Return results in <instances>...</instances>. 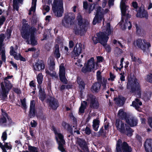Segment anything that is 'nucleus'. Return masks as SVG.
I'll use <instances>...</instances> for the list:
<instances>
[{
    "label": "nucleus",
    "mask_w": 152,
    "mask_h": 152,
    "mask_svg": "<svg viewBox=\"0 0 152 152\" xmlns=\"http://www.w3.org/2000/svg\"><path fill=\"white\" fill-rule=\"evenodd\" d=\"M0 147L3 150V152H7L5 148L7 150L12 148V146L10 142H5L4 145H3L0 142Z\"/></svg>",
    "instance_id": "obj_24"
},
{
    "label": "nucleus",
    "mask_w": 152,
    "mask_h": 152,
    "mask_svg": "<svg viewBox=\"0 0 152 152\" xmlns=\"http://www.w3.org/2000/svg\"><path fill=\"white\" fill-rule=\"evenodd\" d=\"M29 85L31 87H35L36 86L34 82L33 81H32L30 82Z\"/></svg>",
    "instance_id": "obj_61"
},
{
    "label": "nucleus",
    "mask_w": 152,
    "mask_h": 152,
    "mask_svg": "<svg viewBox=\"0 0 152 152\" xmlns=\"http://www.w3.org/2000/svg\"><path fill=\"white\" fill-rule=\"evenodd\" d=\"M77 82L80 89L81 90L84 89L85 88V83L80 78L77 77Z\"/></svg>",
    "instance_id": "obj_32"
},
{
    "label": "nucleus",
    "mask_w": 152,
    "mask_h": 152,
    "mask_svg": "<svg viewBox=\"0 0 152 152\" xmlns=\"http://www.w3.org/2000/svg\"><path fill=\"white\" fill-rule=\"evenodd\" d=\"M54 132L58 144V149L62 152H64L65 149L63 147V145L65 144V142L64 138V136L58 131L54 130Z\"/></svg>",
    "instance_id": "obj_9"
},
{
    "label": "nucleus",
    "mask_w": 152,
    "mask_h": 152,
    "mask_svg": "<svg viewBox=\"0 0 152 152\" xmlns=\"http://www.w3.org/2000/svg\"><path fill=\"white\" fill-rule=\"evenodd\" d=\"M49 68L50 70V72L49 70L46 69V73L47 75H49L52 77H56V73L55 72L53 71L54 69H52L51 68Z\"/></svg>",
    "instance_id": "obj_37"
},
{
    "label": "nucleus",
    "mask_w": 152,
    "mask_h": 152,
    "mask_svg": "<svg viewBox=\"0 0 152 152\" xmlns=\"http://www.w3.org/2000/svg\"><path fill=\"white\" fill-rule=\"evenodd\" d=\"M146 80L150 83H152V74H149L147 75Z\"/></svg>",
    "instance_id": "obj_43"
},
{
    "label": "nucleus",
    "mask_w": 152,
    "mask_h": 152,
    "mask_svg": "<svg viewBox=\"0 0 152 152\" xmlns=\"http://www.w3.org/2000/svg\"><path fill=\"white\" fill-rule=\"evenodd\" d=\"M12 77V75L5 77L4 79V82L1 83V89L0 91V97L3 99H5L7 97L9 91L12 87V84L8 80Z\"/></svg>",
    "instance_id": "obj_4"
},
{
    "label": "nucleus",
    "mask_w": 152,
    "mask_h": 152,
    "mask_svg": "<svg viewBox=\"0 0 152 152\" xmlns=\"http://www.w3.org/2000/svg\"><path fill=\"white\" fill-rule=\"evenodd\" d=\"M122 142L121 140L119 139L117 141L116 144V152H131L132 149L130 146H129L127 143L124 142L121 145Z\"/></svg>",
    "instance_id": "obj_10"
},
{
    "label": "nucleus",
    "mask_w": 152,
    "mask_h": 152,
    "mask_svg": "<svg viewBox=\"0 0 152 152\" xmlns=\"http://www.w3.org/2000/svg\"><path fill=\"white\" fill-rule=\"evenodd\" d=\"M70 117L73 120L74 124H76V118L74 117L73 115L72 114H71L70 115Z\"/></svg>",
    "instance_id": "obj_54"
},
{
    "label": "nucleus",
    "mask_w": 152,
    "mask_h": 152,
    "mask_svg": "<svg viewBox=\"0 0 152 152\" xmlns=\"http://www.w3.org/2000/svg\"><path fill=\"white\" fill-rule=\"evenodd\" d=\"M93 127L95 131H97L99 127V121L98 119H94L93 121Z\"/></svg>",
    "instance_id": "obj_33"
},
{
    "label": "nucleus",
    "mask_w": 152,
    "mask_h": 152,
    "mask_svg": "<svg viewBox=\"0 0 152 152\" xmlns=\"http://www.w3.org/2000/svg\"><path fill=\"white\" fill-rule=\"evenodd\" d=\"M115 51L116 53H117V54H119L120 53H121V50L120 49L118 48H116L115 50Z\"/></svg>",
    "instance_id": "obj_58"
},
{
    "label": "nucleus",
    "mask_w": 152,
    "mask_h": 152,
    "mask_svg": "<svg viewBox=\"0 0 152 152\" xmlns=\"http://www.w3.org/2000/svg\"><path fill=\"white\" fill-rule=\"evenodd\" d=\"M118 115L120 118H123L125 116L126 113L124 112L123 110L121 109L118 111Z\"/></svg>",
    "instance_id": "obj_40"
},
{
    "label": "nucleus",
    "mask_w": 152,
    "mask_h": 152,
    "mask_svg": "<svg viewBox=\"0 0 152 152\" xmlns=\"http://www.w3.org/2000/svg\"><path fill=\"white\" fill-rule=\"evenodd\" d=\"M78 142L79 146L84 152H89L87 143L84 140L79 139L78 140Z\"/></svg>",
    "instance_id": "obj_21"
},
{
    "label": "nucleus",
    "mask_w": 152,
    "mask_h": 152,
    "mask_svg": "<svg viewBox=\"0 0 152 152\" xmlns=\"http://www.w3.org/2000/svg\"><path fill=\"white\" fill-rule=\"evenodd\" d=\"M54 58L51 57H49L48 61V63L50 66V68H52V69H54L55 64Z\"/></svg>",
    "instance_id": "obj_29"
},
{
    "label": "nucleus",
    "mask_w": 152,
    "mask_h": 152,
    "mask_svg": "<svg viewBox=\"0 0 152 152\" xmlns=\"http://www.w3.org/2000/svg\"><path fill=\"white\" fill-rule=\"evenodd\" d=\"M118 83L119 84L118 85L119 88L121 89H123V83L122 81L121 82H120V81H119Z\"/></svg>",
    "instance_id": "obj_56"
},
{
    "label": "nucleus",
    "mask_w": 152,
    "mask_h": 152,
    "mask_svg": "<svg viewBox=\"0 0 152 152\" xmlns=\"http://www.w3.org/2000/svg\"><path fill=\"white\" fill-rule=\"evenodd\" d=\"M124 98L122 96H119L117 98L114 99L115 102L119 106L122 105L124 101Z\"/></svg>",
    "instance_id": "obj_26"
},
{
    "label": "nucleus",
    "mask_w": 152,
    "mask_h": 152,
    "mask_svg": "<svg viewBox=\"0 0 152 152\" xmlns=\"http://www.w3.org/2000/svg\"><path fill=\"white\" fill-rule=\"evenodd\" d=\"M30 125L31 127H35L37 125V123L34 120H33L31 122Z\"/></svg>",
    "instance_id": "obj_46"
},
{
    "label": "nucleus",
    "mask_w": 152,
    "mask_h": 152,
    "mask_svg": "<svg viewBox=\"0 0 152 152\" xmlns=\"http://www.w3.org/2000/svg\"><path fill=\"white\" fill-rule=\"evenodd\" d=\"M52 4L53 11L54 15L58 17H61L64 13L63 0H59L58 2H56L54 0L53 3Z\"/></svg>",
    "instance_id": "obj_5"
},
{
    "label": "nucleus",
    "mask_w": 152,
    "mask_h": 152,
    "mask_svg": "<svg viewBox=\"0 0 152 152\" xmlns=\"http://www.w3.org/2000/svg\"><path fill=\"white\" fill-rule=\"evenodd\" d=\"M13 9L18 10V7L17 1L16 0H13Z\"/></svg>",
    "instance_id": "obj_41"
},
{
    "label": "nucleus",
    "mask_w": 152,
    "mask_h": 152,
    "mask_svg": "<svg viewBox=\"0 0 152 152\" xmlns=\"http://www.w3.org/2000/svg\"><path fill=\"white\" fill-rule=\"evenodd\" d=\"M59 76L60 80L63 83L66 84L67 80L65 77V69L64 66L62 64L59 66Z\"/></svg>",
    "instance_id": "obj_18"
},
{
    "label": "nucleus",
    "mask_w": 152,
    "mask_h": 152,
    "mask_svg": "<svg viewBox=\"0 0 152 152\" xmlns=\"http://www.w3.org/2000/svg\"><path fill=\"white\" fill-rule=\"evenodd\" d=\"M34 101H32L31 102L30 106V113L32 114V115H34L35 114L34 111Z\"/></svg>",
    "instance_id": "obj_36"
},
{
    "label": "nucleus",
    "mask_w": 152,
    "mask_h": 152,
    "mask_svg": "<svg viewBox=\"0 0 152 152\" xmlns=\"http://www.w3.org/2000/svg\"><path fill=\"white\" fill-rule=\"evenodd\" d=\"M145 147L147 152H152V140H147L145 143Z\"/></svg>",
    "instance_id": "obj_22"
},
{
    "label": "nucleus",
    "mask_w": 152,
    "mask_h": 152,
    "mask_svg": "<svg viewBox=\"0 0 152 152\" xmlns=\"http://www.w3.org/2000/svg\"><path fill=\"white\" fill-rule=\"evenodd\" d=\"M7 139V134L6 132H3L1 136V139L3 141H4Z\"/></svg>",
    "instance_id": "obj_45"
},
{
    "label": "nucleus",
    "mask_w": 152,
    "mask_h": 152,
    "mask_svg": "<svg viewBox=\"0 0 152 152\" xmlns=\"http://www.w3.org/2000/svg\"><path fill=\"white\" fill-rule=\"evenodd\" d=\"M23 25L21 30V34L22 37L27 40L26 42L30 44L29 38L30 37V44L32 45L37 44V41L35 39L34 34L36 31L35 28L32 27L28 29V25L26 23V20L23 19L22 21Z\"/></svg>",
    "instance_id": "obj_1"
},
{
    "label": "nucleus",
    "mask_w": 152,
    "mask_h": 152,
    "mask_svg": "<svg viewBox=\"0 0 152 152\" xmlns=\"http://www.w3.org/2000/svg\"><path fill=\"white\" fill-rule=\"evenodd\" d=\"M37 82L39 84H41L42 83L43 76L42 73L39 74L37 77Z\"/></svg>",
    "instance_id": "obj_39"
},
{
    "label": "nucleus",
    "mask_w": 152,
    "mask_h": 152,
    "mask_svg": "<svg viewBox=\"0 0 152 152\" xmlns=\"http://www.w3.org/2000/svg\"><path fill=\"white\" fill-rule=\"evenodd\" d=\"M54 54L55 57L57 58L60 57L61 54L59 52V45H56L54 48Z\"/></svg>",
    "instance_id": "obj_28"
},
{
    "label": "nucleus",
    "mask_w": 152,
    "mask_h": 152,
    "mask_svg": "<svg viewBox=\"0 0 152 152\" xmlns=\"http://www.w3.org/2000/svg\"><path fill=\"white\" fill-rule=\"evenodd\" d=\"M75 18V15L73 13H65L64 17L62 20V24L64 26L68 27L74 23Z\"/></svg>",
    "instance_id": "obj_12"
},
{
    "label": "nucleus",
    "mask_w": 152,
    "mask_h": 152,
    "mask_svg": "<svg viewBox=\"0 0 152 152\" xmlns=\"http://www.w3.org/2000/svg\"><path fill=\"white\" fill-rule=\"evenodd\" d=\"M101 72L99 71H98L96 73L97 77L98 80H100L101 79Z\"/></svg>",
    "instance_id": "obj_50"
},
{
    "label": "nucleus",
    "mask_w": 152,
    "mask_h": 152,
    "mask_svg": "<svg viewBox=\"0 0 152 152\" xmlns=\"http://www.w3.org/2000/svg\"><path fill=\"white\" fill-rule=\"evenodd\" d=\"M126 88L131 93H137L140 96L141 87L138 80L134 77L129 76L127 80Z\"/></svg>",
    "instance_id": "obj_3"
},
{
    "label": "nucleus",
    "mask_w": 152,
    "mask_h": 152,
    "mask_svg": "<svg viewBox=\"0 0 152 152\" xmlns=\"http://www.w3.org/2000/svg\"><path fill=\"white\" fill-rule=\"evenodd\" d=\"M96 14L94 17L93 23L94 25L101 21L104 17L103 10L100 7H98L96 8Z\"/></svg>",
    "instance_id": "obj_14"
},
{
    "label": "nucleus",
    "mask_w": 152,
    "mask_h": 152,
    "mask_svg": "<svg viewBox=\"0 0 152 152\" xmlns=\"http://www.w3.org/2000/svg\"><path fill=\"white\" fill-rule=\"evenodd\" d=\"M28 149L30 152H38V149L35 147L28 146Z\"/></svg>",
    "instance_id": "obj_38"
},
{
    "label": "nucleus",
    "mask_w": 152,
    "mask_h": 152,
    "mask_svg": "<svg viewBox=\"0 0 152 152\" xmlns=\"http://www.w3.org/2000/svg\"><path fill=\"white\" fill-rule=\"evenodd\" d=\"M114 0H109L108 4L109 6L110 7L113 6V4Z\"/></svg>",
    "instance_id": "obj_59"
},
{
    "label": "nucleus",
    "mask_w": 152,
    "mask_h": 152,
    "mask_svg": "<svg viewBox=\"0 0 152 152\" xmlns=\"http://www.w3.org/2000/svg\"><path fill=\"white\" fill-rule=\"evenodd\" d=\"M124 58H122L121 59V60L120 64V67L121 68V69L123 67V62L124 61Z\"/></svg>",
    "instance_id": "obj_62"
},
{
    "label": "nucleus",
    "mask_w": 152,
    "mask_h": 152,
    "mask_svg": "<svg viewBox=\"0 0 152 152\" xmlns=\"http://www.w3.org/2000/svg\"><path fill=\"white\" fill-rule=\"evenodd\" d=\"M83 45L80 43L77 44L72 52L71 56L74 59L77 58L83 51Z\"/></svg>",
    "instance_id": "obj_15"
},
{
    "label": "nucleus",
    "mask_w": 152,
    "mask_h": 152,
    "mask_svg": "<svg viewBox=\"0 0 152 152\" xmlns=\"http://www.w3.org/2000/svg\"><path fill=\"white\" fill-rule=\"evenodd\" d=\"M97 62H102L103 60V58L102 57L100 56H98L97 57Z\"/></svg>",
    "instance_id": "obj_60"
},
{
    "label": "nucleus",
    "mask_w": 152,
    "mask_h": 152,
    "mask_svg": "<svg viewBox=\"0 0 152 152\" xmlns=\"http://www.w3.org/2000/svg\"><path fill=\"white\" fill-rule=\"evenodd\" d=\"M111 32L110 24L107 23L106 26L103 27L102 32L97 33L96 37H93L92 40L94 43L96 44L99 41L103 45H105L109 38L108 36L111 34Z\"/></svg>",
    "instance_id": "obj_2"
},
{
    "label": "nucleus",
    "mask_w": 152,
    "mask_h": 152,
    "mask_svg": "<svg viewBox=\"0 0 152 152\" xmlns=\"http://www.w3.org/2000/svg\"><path fill=\"white\" fill-rule=\"evenodd\" d=\"M49 106L53 109H56L58 107L57 101L53 98H51L49 102Z\"/></svg>",
    "instance_id": "obj_23"
},
{
    "label": "nucleus",
    "mask_w": 152,
    "mask_h": 152,
    "mask_svg": "<svg viewBox=\"0 0 152 152\" xmlns=\"http://www.w3.org/2000/svg\"><path fill=\"white\" fill-rule=\"evenodd\" d=\"M5 20V18L4 16H2L0 17V25L3 24Z\"/></svg>",
    "instance_id": "obj_47"
},
{
    "label": "nucleus",
    "mask_w": 152,
    "mask_h": 152,
    "mask_svg": "<svg viewBox=\"0 0 152 152\" xmlns=\"http://www.w3.org/2000/svg\"><path fill=\"white\" fill-rule=\"evenodd\" d=\"M85 133L88 135L90 134L91 133V130L90 129V127L86 126L85 128Z\"/></svg>",
    "instance_id": "obj_44"
},
{
    "label": "nucleus",
    "mask_w": 152,
    "mask_h": 152,
    "mask_svg": "<svg viewBox=\"0 0 152 152\" xmlns=\"http://www.w3.org/2000/svg\"><path fill=\"white\" fill-rule=\"evenodd\" d=\"M124 73H121L120 74V79L121 81H124L125 80V76H124Z\"/></svg>",
    "instance_id": "obj_49"
},
{
    "label": "nucleus",
    "mask_w": 152,
    "mask_h": 152,
    "mask_svg": "<svg viewBox=\"0 0 152 152\" xmlns=\"http://www.w3.org/2000/svg\"><path fill=\"white\" fill-rule=\"evenodd\" d=\"M101 86V85L99 83H94L92 86L91 90L95 92H98Z\"/></svg>",
    "instance_id": "obj_31"
},
{
    "label": "nucleus",
    "mask_w": 152,
    "mask_h": 152,
    "mask_svg": "<svg viewBox=\"0 0 152 152\" xmlns=\"http://www.w3.org/2000/svg\"><path fill=\"white\" fill-rule=\"evenodd\" d=\"M142 105V103L138 99H136L133 102L131 106H132L134 107L135 108L138 110H139L140 106Z\"/></svg>",
    "instance_id": "obj_25"
},
{
    "label": "nucleus",
    "mask_w": 152,
    "mask_h": 152,
    "mask_svg": "<svg viewBox=\"0 0 152 152\" xmlns=\"http://www.w3.org/2000/svg\"><path fill=\"white\" fill-rule=\"evenodd\" d=\"M134 44L140 48L144 52L148 51L149 48L151 46L149 42L145 39H138L134 41Z\"/></svg>",
    "instance_id": "obj_11"
},
{
    "label": "nucleus",
    "mask_w": 152,
    "mask_h": 152,
    "mask_svg": "<svg viewBox=\"0 0 152 152\" xmlns=\"http://www.w3.org/2000/svg\"><path fill=\"white\" fill-rule=\"evenodd\" d=\"M78 21L77 25L74 28V30L76 34L85 32L88 26V23H85L82 22V18L81 16H78L77 17Z\"/></svg>",
    "instance_id": "obj_8"
},
{
    "label": "nucleus",
    "mask_w": 152,
    "mask_h": 152,
    "mask_svg": "<svg viewBox=\"0 0 152 152\" xmlns=\"http://www.w3.org/2000/svg\"><path fill=\"white\" fill-rule=\"evenodd\" d=\"M10 63L14 68H15L16 69H17V66L15 63L12 61H10Z\"/></svg>",
    "instance_id": "obj_57"
},
{
    "label": "nucleus",
    "mask_w": 152,
    "mask_h": 152,
    "mask_svg": "<svg viewBox=\"0 0 152 152\" xmlns=\"http://www.w3.org/2000/svg\"><path fill=\"white\" fill-rule=\"evenodd\" d=\"M62 125L66 129H67V127L69 126V125L65 122L62 123Z\"/></svg>",
    "instance_id": "obj_63"
},
{
    "label": "nucleus",
    "mask_w": 152,
    "mask_h": 152,
    "mask_svg": "<svg viewBox=\"0 0 152 152\" xmlns=\"http://www.w3.org/2000/svg\"><path fill=\"white\" fill-rule=\"evenodd\" d=\"M87 105V102L83 101L82 102L81 106L79 108V113L80 114L84 113L86 106Z\"/></svg>",
    "instance_id": "obj_35"
},
{
    "label": "nucleus",
    "mask_w": 152,
    "mask_h": 152,
    "mask_svg": "<svg viewBox=\"0 0 152 152\" xmlns=\"http://www.w3.org/2000/svg\"><path fill=\"white\" fill-rule=\"evenodd\" d=\"M10 55L13 56L15 59L17 60H20L23 61H25V59L22 57L20 54H18L14 51V48L13 47L11 46L10 48Z\"/></svg>",
    "instance_id": "obj_20"
},
{
    "label": "nucleus",
    "mask_w": 152,
    "mask_h": 152,
    "mask_svg": "<svg viewBox=\"0 0 152 152\" xmlns=\"http://www.w3.org/2000/svg\"><path fill=\"white\" fill-rule=\"evenodd\" d=\"M126 122L131 126H133L137 125V120L136 118H131L127 119Z\"/></svg>",
    "instance_id": "obj_27"
},
{
    "label": "nucleus",
    "mask_w": 152,
    "mask_h": 152,
    "mask_svg": "<svg viewBox=\"0 0 152 152\" xmlns=\"http://www.w3.org/2000/svg\"><path fill=\"white\" fill-rule=\"evenodd\" d=\"M148 123L149 126L152 128V118H150L148 120Z\"/></svg>",
    "instance_id": "obj_55"
},
{
    "label": "nucleus",
    "mask_w": 152,
    "mask_h": 152,
    "mask_svg": "<svg viewBox=\"0 0 152 152\" xmlns=\"http://www.w3.org/2000/svg\"><path fill=\"white\" fill-rule=\"evenodd\" d=\"M137 13L136 16L141 18H148V15L147 12L144 9V6L142 5L137 10Z\"/></svg>",
    "instance_id": "obj_17"
},
{
    "label": "nucleus",
    "mask_w": 152,
    "mask_h": 152,
    "mask_svg": "<svg viewBox=\"0 0 152 152\" xmlns=\"http://www.w3.org/2000/svg\"><path fill=\"white\" fill-rule=\"evenodd\" d=\"M21 102L22 104V106L24 108L26 109V104L25 99H23V100H21Z\"/></svg>",
    "instance_id": "obj_51"
},
{
    "label": "nucleus",
    "mask_w": 152,
    "mask_h": 152,
    "mask_svg": "<svg viewBox=\"0 0 152 152\" xmlns=\"http://www.w3.org/2000/svg\"><path fill=\"white\" fill-rule=\"evenodd\" d=\"M130 56L131 58V59L132 61H136L137 58L134 56L132 53H130Z\"/></svg>",
    "instance_id": "obj_52"
},
{
    "label": "nucleus",
    "mask_w": 152,
    "mask_h": 152,
    "mask_svg": "<svg viewBox=\"0 0 152 152\" xmlns=\"http://www.w3.org/2000/svg\"><path fill=\"white\" fill-rule=\"evenodd\" d=\"M39 99L42 101H43L46 97V95L45 93L44 90L40 88L39 91Z\"/></svg>",
    "instance_id": "obj_34"
},
{
    "label": "nucleus",
    "mask_w": 152,
    "mask_h": 152,
    "mask_svg": "<svg viewBox=\"0 0 152 152\" xmlns=\"http://www.w3.org/2000/svg\"><path fill=\"white\" fill-rule=\"evenodd\" d=\"M50 10L49 7L48 6H44L43 7V11H45L46 12H43L44 15H45L46 12H48Z\"/></svg>",
    "instance_id": "obj_42"
},
{
    "label": "nucleus",
    "mask_w": 152,
    "mask_h": 152,
    "mask_svg": "<svg viewBox=\"0 0 152 152\" xmlns=\"http://www.w3.org/2000/svg\"><path fill=\"white\" fill-rule=\"evenodd\" d=\"M97 69V67L95 66L94 60L93 58L88 60L85 64L84 66L82 68V71L83 73L93 71Z\"/></svg>",
    "instance_id": "obj_7"
},
{
    "label": "nucleus",
    "mask_w": 152,
    "mask_h": 152,
    "mask_svg": "<svg viewBox=\"0 0 152 152\" xmlns=\"http://www.w3.org/2000/svg\"><path fill=\"white\" fill-rule=\"evenodd\" d=\"M37 0H32V5L29 12V15L31 14L32 12H34L36 10Z\"/></svg>",
    "instance_id": "obj_30"
},
{
    "label": "nucleus",
    "mask_w": 152,
    "mask_h": 152,
    "mask_svg": "<svg viewBox=\"0 0 152 152\" xmlns=\"http://www.w3.org/2000/svg\"><path fill=\"white\" fill-rule=\"evenodd\" d=\"M45 67L44 64L42 61H38L34 65V70L35 72L36 71H42Z\"/></svg>",
    "instance_id": "obj_19"
},
{
    "label": "nucleus",
    "mask_w": 152,
    "mask_h": 152,
    "mask_svg": "<svg viewBox=\"0 0 152 152\" xmlns=\"http://www.w3.org/2000/svg\"><path fill=\"white\" fill-rule=\"evenodd\" d=\"M113 43L115 44H116L118 46H120L121 48L124 47L119 42H117L116 40H114L113 41Z\"/></svg>",
    "instance_id": "obj_48"
},
{
    "label": "nucleus",
    "mask_w": 152,
    "mask_h": 152,
    "mask_svg": "<svg viewBox=\"0 0 152 152\" xmlns=\"http://www.w3.org/2000/svg\"><path fill=\"white\" fill-rule=\"evenodd\" d=\"M74 45V43L72 41H70L69 43V48H72L73 47Z\"/></svg>",
    "instance_id": "obj_64"
},
{
    "label": "nucleus",
    "mask_w": 152,
    "mask_h": 152,
    "mask_svg": "<svg viewBox=\"0 0 152 152\" xmlns=\"http://www.w3.org/2000/svg\"><path fill=\"white\" fill-rule=\"evenodd\" d=\"M87 101L90 104L91 107L96 108L98 106L99 104L97 99L96 97L92 94L88 95L87 97Z\"/></svg>",
    "instance_id": "obj_16"
},
{
    "label": "nucleus",
    "mask_w": 152,
    "mask_h": 152,
    "mask_svg": "<svg viewBox=\"0 0 152 152\" xmlns=\"http://www.w3.org/2000/svg\"><path fill=\"white\" fill-rule=\"evenodd\" d=\"M116 125L118 129L121 132L125 133L129 136L132 135V131L131 128L128 126H126L121 121H116Z\"/></svg>",
    "instance_id": "obj_6"
},
{
    "label": "nucleus",
    "mask_w": 152,
    "mask_h": 152,
    "mask_svg": "<svg viewBox=\"0 0 152 152\" xmlns=\"http://www.w3.org/2000/svg\"><path fill=\"white\" fill-rule=\"evenodd\" d=\"M1 116L0 118V125L7 126L11 124L12 121L6 112L2 110Z\"/></svg>",
    "instance_id": "obj_13"
},
{
    "label": "nucleus",
    "mask_w": 152,
    "mask_h": 152,
    "mask_svg": "<svg viewBox=\"0 0 152 152\" xmlns=\"http://www.w3.org/2000/svg\"><path fill=\"white\" fill-rule=\"evenodd\" d=\"M106 44L105 45H104V46L105 47V49L107 51V52H110V50H111V48L110 47V46H109V45H106Z\"/></svg>",
    "instance_id": "obj_53"
}]
</instances>
